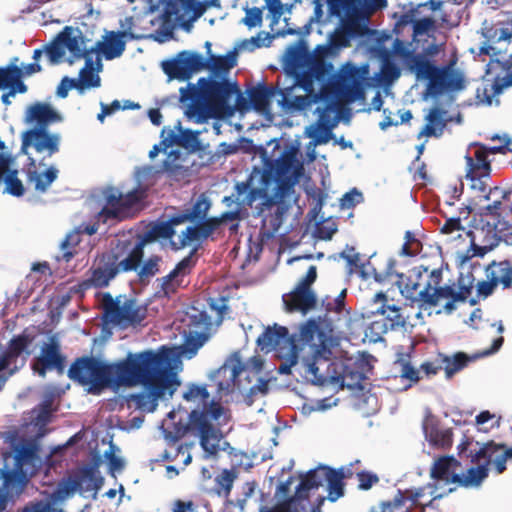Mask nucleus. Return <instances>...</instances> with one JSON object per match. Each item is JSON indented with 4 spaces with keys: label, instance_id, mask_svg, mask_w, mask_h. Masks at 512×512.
Returning a JSON list of instances; mask_svg holds the SVG:
<instances>
[{
    "label": "nucleus",
    "instance_id": "1",
    "mask_svg": "<svg viewBox=\"0 0 512 512\" xmlns=\"http://www.w3.org/2000/svg\"><path fill=\"white\" fill-rule=\"evenodd\" d=\"M257 345L261 350L275 352L281 360L278 372L286 375L291 374L292 367L298 363L299 353L306 352L302 358L304 377L314 385L354 389L364 379L351 360H332L336 339L315 320L302 324L298 335H290L286 327L277 324L267 327L257 338Z\"/></svg>",
    "mask_w": 512,
    "mask_h": 512
},
{
    "label": "nucleus",
    "instance_id": "2",
    "mask_svg": "<svg viewBox=\"0 0 512 512\" xmlns=\"http://www.w3.org/2000/svg\"><path fill=\"white\" fill-rule=\"evenodd\" d=\"M114 388L142 385L143 390L127 397L129 407L154 412L159 400L173 396L181 385L170 369L168 350L129 352L124 359L113 362Z\"/></svg>",
    "mask_w": 512,
    "mask_h": 512
},
{
    "label": "nucleus",
    "instance_id": "3",
    "mask_svg": "<svg viewBox=\"0 0 512 512\" xmlns=\"http://www.w3.org/2000/svg\"><path fill=\"white\" fill-rule=\"evenodd\" d=\"M272 169L276 186L269 195L265 187H252V178L235 184L238 196L245 195L242 203L254 210V216L261 218L259 237L262 241L273 238L282 226L288 210L296 201L295 185L303 173V164L295 152H284L275 161Z\"/></svg>",
    "mask_w": 512,
    "mask_h": 512
},
{
    "label": "nucleus",
    "instance_id": "4",
    "mask_svg": "<svg viewBox=\"0 0 512 512\" xmlns=\"http://www.w3.org/2000/svg\"><path fill=\"white\" fill-rule=\"evenodd\" d=\"M331 65L322 57L308 55L301 70L295 71V85L305 91V95L289 98L288 92L265 83L247 90L251 107L259 113L271 111V101L280 96L278 103L289 111H304L328 96V77Z\"/></svg>",
    "mask_w": 512,
    "mask_h": 512
},
{
    "label": "nucleus",
    "instance_id": "5",
    "mask_svg": "<svg viewBox=\"0 0 512 512\" xmlns=\"http://www.w3.org/2000/svg\"><path fill=\"white\" fill-rule=\"evenodd\" d=\"M186 401H200L204 404L201 410H192L189 414L187 425H177L173 431L164 428V436L167 440L177 441L184 437L188 431L199 437L200 445L208 456L217 455L220 450V441L223 437L220 427L229 420L228 410L218 401H210V393L207 385L195 383L187 384L183 393Z\"/></svg>",
    "mask_w": 512,
    "mask_h": 512
},
{
    "label": "nucleus",
    "instance_id": "6",
    "mask_svg": "<svg viewBox=\"0 0 512 512\" xmlns=\"http://www.w3.org/2000/svg\"><path fill=\"white\" fill-rule=\"evenodd\" d=\"M140 253V248H132L130 242H124L96 256L86 278L79 282V290L106 288L118 275L136 271L141 263Z\"/></svg>",
    "mask_w": 512,
    "mask_h": 512
},
{
    "label": "nucleus",
    "instance_id": "7",
    "mask_svg": "<svg viewBox=\"0 0 512 512\" xmlns=\"http://www.w3.org/2000/svg\"><path fill=\"white\" fill-rule=\"evenodd\" d=\"M140 253V248H132L130 242H124L96 256L86 278L79 282V290L106 288L118 275L136 271L141 263Z\"/></svg>",
    "mask_w": 512,
    "mask_h": 512
},
{
    "label": "nucleus",
    "instance_id": "8",
    "mask_svg": "<svg viewBox=\"0 0 512 512\" xmlns=\"http://www.w3.org/2000/svg\"><path fill=\"white\" fill-rule=\"evenodd\" d=\"M237 91L236 82L202 77L198 80V86L192 85L186 90L181 89V100L192 102L189 115L197 116L199 118L197 122H201L206 118V110L217 115L231 114L233 94Z\"/></svg>",
    "mask_w": 512,
    "mask_h": 512
},
{
    "label": "nucleus",
    "instance_id": "9",
    "mask_svg": "<svg viewBox=\"0 0 512 512\" xmlns=\"http://www.w3.org/2000/svg\"><path fill=\"white\" fill-rule=\"evenodd\" d=\"M236 65V55L230 52L225 56L210 54L205 59L201 54L181 51L173 59L162 62V69L170 79L189 80L193 73L208 69L215 76H224Z\"/></svg>",
    "mask_w": 512,
    "mask_h": 512
},
{
    "label": "nucleus",
    "instance_id": "10",
    "mask_svg": "<svg viewBox=\"0 0 512 512\" xmlns=\"http://www.w3.org/2000/svg\"><path fill=\"white\" fill-rule=\"evenodd\" d=\"M499 141L498 145H485L479 142L471 144L473 148L472 154L465 156L466 175L469 187L476 193L487 197V192H491V160L488 159L490 154H504L512 151V140L508 136L500 137L498 135L492 137V141Z\"/></svg>",
    "mask_w": 512,
    "mask_h": 512
},
{
    "label": "nucleus",
    "instance_id": "11",
    "mask_svg": "<svg viewBox=\"0 0 512 512\" xmlns=\"http://www.w3.org/2000/svg\"><path fill=\"white\" fill-rule=\"evenodd\" d=\"M68 377L88 392L98 395L106 388H114L113 362H104L94 356L76 358L68 369Z\"/></svg>",
    "mask_w": 512,
    "mask_h": 512
},
{
    "label": "nucleus",
    "instance_id": "12",
    "mask_svg": "<svg viewBox=\"0 0 512 512\" xmlns=\"http://www.w3.org/2000/svg\"><path fill=\"white\" fill-rule=\"evenodd\" d=\"M375 309L370 314L378 317L366 328L365 334L371 342L383 340L384 334L389 331L406 329L409 315L405 313V307L390 304L385 293H376L373 297Z\"/></svg>",
    "mask_w": 512,
    "mask_h": 512
},
{
    "label": "nucleus",
    "instance_id": "13",
    "mask_svg": "<svg viewBox=\"0 0 512 512\" xmlns=\"http://www.w3.org/2000/svg\"><path fill=\"white\" fill-rule=\"evenodd\" d=\"M147 196L146 188L137 186L127 193L110 187L104 192L105 205L99 212V218L107 220H124L132 216V209Z\"/></svg>",
    "mask_w": 512,
    "mask_h": 512
},
{
    "label": "nucleus",
    "instance_id": "14",
    "mask_svg": "<svg viewBox=\"0 0 512 512\" xmlns=\"http://www.w3.org/2000/svg\"><path fill=\"white\" fill-rule=\"evenodd\" d=\"M216 2L217 0H168L161 16L163 26L173 28L178 24L189 31L191 23Z\"/></svg>",
    "mask_w": 512,
    "mask_h": 512
},
{
    "label": "nucleus",
    "instance_id": "15",
    "mask_svg": "<svg viewBox=\"0 0 512 512\" xmlns=\"http://www.w3.org/2000/svg\"><path fill=\"white\" fill-rule=\"evenodd\" d=\"M102 306L105 321L121 327L139 325L147 316V307L138 304L135 299H125L121 304L110 293L104 294Z\"/></svg>",
    "mask_w": 512,
    "mask_h": 512
},
{
    "label": "nucleus",
    "instance_id": "16",
    "mask_svg": "<svg viewBox=\"0 0 512 512\" xmlns=\"http://www.w3.org/2000/svg\"><path fill=\"white\" fill-rule=\"evenodd\" d=\"M33 336L21 333L13 336L5 349L0 351V390L5 382L24 366L31 352L29 350Z\"/></svg>",
    "mask_w": 512,
    "mask_h": 512
},
{
    "label": "nucleus",
    "instance_id": "17",
    "mask_svg": "<svg viewBox=\"0 0 512 512\" xmlns=\"http://www.w3.org/2000/svg\"><path fill=\"white\" fill-rule=\"evenodd\" d=\"M392 51L401 60L405 69L417 80H425L430 83L437 65L426 54L416 53L411 49V43L398 38L392 44Z\"/></svg>",
    "mask_w": 512,
    "mask_h": 512
},
{
    "label": "nucleus",
    "instance_id": "18",
    "mask_svg": "<svg viewBox=\"0 0 512 512\" xmlns=\"http://www.w3.org/2000/svg\"><path fill=\"white\" fill-rule=\"evenodd\" d=\"M504 443H496L494 441H488L482 445V447L475 453L472 451L466 455L471 458L472 463H477L481 459L485 458L486 461L482 465L477 467H471L467 470L465 476L455 475L452 480L456 484L462 487H478L488 477L489 465L493 464L492 457L498 452L499 449H504Z\"/></svg>",
    "mask_w": 512,
    "mask_h": 512
},
{
    "label": "nucleus",
    "instance_id": "19",
    "mask_svg": "<svg viewBox=\"0 0 512 512\" xmlns=\"http://www.w3.org/2000/svg\"><path fill=\"white\" fill-rule=\"evenodd\" d=\"M457 58L450 59L443 66L436 67L430 83L427 84L429 92L440 95L443 92H456L466 88V80L462 71L455 68Z\"/></svg>",
    "mask_w": 512,
    "mask_h": 512
},
{
    "label": "nucleus",
    "instance_id": "20",
    "mask_svg": "<svg viewBox=\"0 0 512 512\" xmlns=\"http://www.w3.org/2000/svg\"><path fill=\"white\" fill-rule=\"evenodd\" d=\"M32 370L40 377H45L48 371L55 370L63 374L66 367V356L62 354L58 339L50 337L47 343L41 346L39 355L32 362Z\"/></svg>",
    "mask_w": 512,
    "mask_h": 512
},
{
    "label": "nucleus",
    "instance_id": "21",
    "mask_svg": "<svg viewBox=\"0 0 512 512\" xmlns=\"http://www.w3.org/2000/svg\"><path fill=\"white\" fill-rule=\"evenodd\" d=\"M245 369L238 354L231 356L221 367L213 371L209 378L213 385L217 387V396L221 399L234 392L237 386V378Z\"/></svg>",
    "mask_w": 512,
    "mask_h": 512
},
{
    "label": "nucleus",
    "instance_id": "22",
    "mask_svg": "<svg viewBox=\"0 0 512 512\" xmlns=\"http://www.w3.org/2000/svg\"><path fill=\"white\" fill-rule=\"evenodd\" d=\"M487 279L477 283V293L484 298L490 296L500 285L503 289H512V261H493L486 269Z\"/></svg>",
    "mask_w": 512,
    "mask_h": 512
},
{
    "label": "nucleus",
    "instance_id": "23",
    "mask_svg": "<svg viewBox=\"0 0 512 512\" xmlns=\"http://www.w3.org/2000/svg\"><path fill=\"white\" fill-rule=\"evenodd\" d=\"M61 137L57 133H49L48 130L29 129L22 135L21 151L27 153L28 147L34 148L39 154L47 157L59 152Z\"/></svg>",
    "mask_w": 512,
    "mask_h": 512
},
{
    "label": "nucleus",
    "instance_id": "24",
    "mask_svg": "<svg viewBox=\"0 0 512 512\" xmlns=\"http://www.w3.org/2000/svg\"><path fill=\"white\" fill-rule=\"evenodd\" d=\"M213 326L211 316L206 311H197L190 316L189 333L184 345V351L194 355L208 339Z\"/></svg>",
    "mask_w": 512,
    "mask_h": 512
},
{
    "label": "nucleus",
    "instance_id": "25",
    "mask_svg": "<svg viewBox=\"0 0 512 512\" xmlns=\"http://www.w3.org/2000/svg\"><path fill=\"white\" fill-rule=\"evenodd\" d=\"M58 39L62 42L70 52V58L68 59L69 63L72 64L75 60H80L87 57H92L94 53L97 52V48L86 47V38L83 33L72 26H65L60 33H58Z\"/></svg>",
    "mask_w": 512,
    "mask_h": 512
},
{
    "label": "nucleus",
    "instance_id": "26",
    "mask_svg": "<svg viewBox=\"0 0 512 512\" xmlns=\"http://www.w3.org/2000/svg\"><path fill=\"white\" fill-rule=\"evenodd\" d=\"M315 112L318 114V119L310 127L309 137L314 138L317 144H323L328 141L331 130L337 124L335 103L331 100L325 101L323 106L316 108Z\"/></svg>",
    "mask_w": 512,
    "mask_h": 512
},
{
    "label": "nucleus",
    "instance_id": "27",
    "mask_svg": "<svg viewBox=\"0 0 512 512\" xmlns=\"http://www.w3.org/2000/svg\"><path fill=\"white\" fill-rule=\"evenodd\" d=\"M346 295L347 290L343 289L335 297L327 295L322 299V307L325 310V317L335 328L348 326L350 323V311L346 308L345 304Z\"/></svg>",
    "mask_w": 512,
    "mask_h": 512
},
{
    "label": "nucleus",
    "instance_id": "28",
    "mask_svg": "<svg viewBox=\"0 0 512 512\" xmlns=\"http://www.w3.org/2000/svg\"><path fill=\"white\" fill-rule=\"evenodd\" d=\"M491 189H492L491 192H489V191L487 192V197L489 198V195L491 193H498L501 196L502 200H495V201H493L492 204L487 205L484 208L485 215L486 216L490 215L494 218L492 223L487 222L489 231L497 229V226L500 223V220H499L500 217H502L503 219H507V220H505L506 225L512 224V213L510 212V208L512 207V204L508 205V206L504 205V201L510 202V198L512 196V190L511 189H501L499 187H494V188L491 187ZM477 194L479 197H484L485 199H487L484 195H480L479 193H477Z\"/></svg>",
    "mask_w": 512,
    "mask_h": 512
},
{
    "label": "nucleus",
    "instance_id": "29",
    "mask_svg": "<svg viewBox=\"0 0 512 512\" xmlns=\"http://www.w3.org/2000/svg\"><path fill=\"white\" fill-rule=\"evenodd\" d=\"M25 123L31 124L32 129L48 130V127L62 120L61 115L48 103L35 102L27 107Z\"/></svg>",
    "mask_w": 512,
    "mask_h": 512
},
{
    "label": "nucleus",
    "instance_id": "30",
    "mask_svg": "<svg viewBox=\"0 0 512 512\" xmlns=\"http://www.w3.org/2000/svg\"><path fill=\"white\" fill-rule=\"evenodd\" d=\"M368 74V65L360 67L346 63L339 71V83L349 93L353 99L363 95L362 83Z\"/></svg>",
    "mask_w": 512,
    "mask_h": 512
},
{
    "label": "nucleus",
    "instance_id": "31",
    "mask_svg": "<svg viewBox=\"0 0 512 512\" xmlns=\"http://www.w3.org/2000/svg\"><path fill=\"white\" fill-rule=\"evenodd\" d=\"M42 162L39 163V166ZM59 170L55 166H49L44 171H39L36 160L32 157L28 158L26 177L29 184L34 185V189L38 193H46L51 184L58 178Z\"/></svg>",
    "mask_w": 512,
    "mask_h": 512
},
{
    "label": "nucleus",
    "instance_id": "32",
    "mask_svg": "<svg viewBox=\"0 0 512 512\" xmlns=\"http://www.w3.org/2000/svg\"><path fill=\"white\" fill-rule=\"evenodd\" d=\"M182 224L177 217L173 215L167 221L158 222L148 229L143 237L139 239L132 248H140V260L144 258V247L146 243L155 241L157 239H171L175 234V227Z\"/></svg>",
    "mask_w": 512,
    "mask_h": 512
},
{
    "label": "nucleus",
    "instance_id": "33",
    "mask_svg": "<svg viewBox=\"0 0 512 512\" xmlns=\"http://www.w3.org/2000/svg\"><path fill=\"white\" fill-rule=\"evenodd\" d=\"M134 39L135 36L128 30L110 31L104 37V41H98L94 48L101 52L106 60H112L120 57L126 48L125 38Z\"/></svg>",
    "mask_w": 512,
    "mask_h": 512
},
{
    "label": "nucleus",
    "instance_id": "34",
    "mask_svg": "<svg viewBox=\"0 0 512 512\" xmlns=\"http://www.w3.org/2000/svg\"><path fill=\"white\" fill-rule=\"evenodd\" d=\"M214 230L210 224L209 219L202 221L201 223H196V225L188 226L182 233L179 235L177 241H171V246L175 250H180L190 245L193 242H197L199 246L207 240L212 234Z\"/></svg>",
    "mask_w": 512,
    "mask_h": 512
},
{
    "label": "nucleus",
    "instance_id": "35",
    "mask_svg": "<svg viewBox=\"0 0 512 512\" xmlns=\"http://www.w3.org/2000/svg\"><path fill=\"white\" fill-rule=\"evenodd\" d=\"M283 301L288 311L306 313L315 308L317 297L313 291H306L295 287L293 291L283 296Z\"/></svg>",
    "mask_w": 512,
    "mask_h": 512
},
{
    "label": "nucleus",
    "instance_id": "36",
    "mask_svg": "<svg viewBox=\"0 0 512 512\" xmlns=\"http://www.w3.org/2000/svg\"><path fill=\"white\" fill-rule=\"evenodd\" d=\"M416 273L418 274L419 281L417 283V290L421 293V302L426 304L427 301H433L430 294L436 285H440L442 280V272L439 269L429 271L427 267L417 266Z\"/></svg>",
    "mask_w": 512,
    "mask_h": 512
},
{
    "label": "nucleus",
    "instance_id": "37",
    "mask_svg": "<svg viewBox=\"0 0 512 512\" xmlns=\"http://www.w3.org/2000/svg\"><path fill=\"white\" fill-rule=\"evenodd\" d=\"M210 208L211 201L207 196L201 194L197 197L190 208H187L176 215L182 224L185 222L201 223L208 219L207 215Z\"/></svg>",
    "mask_w": 512,
    "mask_h": 512
},
{
    "label": "nucleus",
    "instance_id": "38",
    "mask_svg": "<svg viewBox=\"0 0 512 512\" xmlns=\"http://www.w3.org/2000/svg\"><path fill=\"white\" fill-rule=\"evenodd\" d=\"M460 466V462L453 456H441L431 468V477L437 481H443L446 484L455 483V475H459L455 470Z\"/></svg>",
    "mask_w": 512,
    "mask_h": 512
},
{
    "label": "nucleus",
    "instance_id": "39",
    "mask_svg": "<svg viewBox=\"0 0 512 512\" xmlns=\"http://www.w3.org/2000/svg\"><path fill=\"white\" fill-rule=\"evenodd\" d=\"M80 483V492H94L96 494L104 484V478L100 475L97 466H85L74 477Z\"/></svg>",
    "mask_w": 512,
    "mask_h": 512
},
{
    "label": "nucleus",
    "instance_id": "40",
    "mask_svg": "<svg viewBox=\"0 0 512 512\" xmlns=\"http://www.w3.org/2000/svg\"><path fill=\"white\" fill-rule=\"evenodd\" d=\"M1 476L3 478V487L6 491V497L20 495L28 483L26 474L19 467L14 470L2 469Z\"/></svg>",
    "mask_w": 512,
    "mask_h": 512
},
{
    "label": "nucleus",
    "instance_id": "41",
    "mask_svg": "<svg viewBox=\"0 0 512 512\" xmlns=\"http://www.w3.org/2000/svg\"><path fill=\"white\" fill-rule=\"evenodd\" d=\"M236 196L237 200H239L240 203L237 205L235 210L226 211L223 212L220 216L208 218L214 232L217 231L222 224H229V231L231 233H237L240 226V221L244 218L240 206L241 204L244 205L242 203V199L244 197L241 198L242 195L238 196L237 193Z\"/></svg>",
    "mask_w": 512,
    "mask_h": 512
},
{
    "label": "nucleus",
    "instance_id": "42",
    "mask_svg": "<svg viewBox=\"0 0 512 512\" xmlns=\"http://www.w3.org/2000/svg\"><path fill=\"white\" fill-rule=\"evenodd\" d=\"M396 285L400 289L402 295L407 299L421 301V293L417 290L419 276L416 273V267L410 269L407 273H397Z\"/></svg>",
    "mask_w": 512,
    "mask_h": 512
},
{
    "label": "nucleus",
    "instance_id": "43",
    "mask_svg": "<svg viewBox=\"0 0 512 512\" xmlns=\"http://www.w3.org/2000/svg\"><path fill=\"white\" fill-rule=\"evenodd\" d=\"M321 470L325 471L328 499L335 502L344 495V474L330 467H321Z\"/></svg>",
    "mask_w": 512,
    "mask_h": 512
},
{
    "label": "nucleus",
    "instance_id": "44",
    "mask_svg": "<svg viewBox=\"0 0 512 512\" xmlns=\"http://www.w3.org/2000/svg\"><path fill=\"white\" fill-rule=\"evenodd\" d=\"M93 57H87L85 66L79 72V79H75L77 91L82 94L87 88H97L101 85V79L94 72Z\"/></svg>",
    "mask_w": 512,
    "mask_h": 512
},
{
    "label": "nucleus",
    "instance_id": "45",
    "mask_svg": "<svg viewBox=\"0 0 512 512\" xmlns=\"http://www.w3.org/2000/svg\"><path fill=\"white\" fill-rule=\"evenodd\" d=\"M446 111L439 107H434L430 110L426 117L427 124L424 126L421 135L439 137L442 135L446 126L445 120Z\"/></svg>",
    "mask_w": 512,
    "mask_h": 512
},
{
    "label": "nucleus",
    "instance_id": "46",
    "mask_svg": "<svg viewBox=\"0 0 512 512\" xmlns=\"http://www.w3.org/2000/svg\"><path fill=\"white\" fill-rule=\"evenodd\" d=\"M237 477L238 473L235 469H223L215 476L213 492L219 497L227 498Z\"/></svg>",
    "mask_w": 512,
    "mask_h": 512
},
{
    "label": "nucleus",
    "instance_id": "47",
    "mask_svg": "<svg viewBox=\"0 0 512 512\" xmlns=\"http://www.w3.org/2000/svg\"><path fill=\"white\" fill-rule=\"evenodd\" d=\"M475 358L476 356L469 357L463 352H457L452 357L441 354L442 369H444L446 377L449 379L464 369Z\"/></svg>",
    "mask_w": 512,
    "mask_h": 512
},
{
    "label": "nucleus",
    "instance_id": "48",
    "mask_svg": "<svg viewBox=\"0 0 512 512\" xmlns=\"http://www.w3.org/2000/svg\"><path fill=\"white\" fill-rule=\"evenodd\" d=\"M324 479L325 471L321 474L317 469L309 470L297 486L296 496L298 498H308V492L321 486Z\"/></svg>",
    "mask_w": 512,
    "mask_h": 512
},
{
    "label": "nucleus",
    "instance_id": "49",
    "mask_svg": "<svg viewBox=\"0 0 512 512\" xmlns=\"http://www.w3.org/2000/svg\"><path fill=\"white\" fill-rule=\"evenodd\" d=\"M398 368L395 378L399 377L404 383L403 389L407 390L420 380V371L416 369L409 361L400 359L395 362Z\"/></svg>",
    "mask_w": 512,
    "mask_h": 512
},
{
    "label": "nucleus",
    "instance_id": "50",
    "mask_svg": "<svg viewBox=\"0 0 512 512\" xmlns=\"http://www.w3.org/2000/svg\"><path fill=\"white\" fill-rule=\"evenodd\" d=\"M198 251V247H194L191 252L184 257L175 268L163 278V288L168 289L171 285L172 281L178 277L179 275H186L190 273L191 269L195 266L196 261L193 259V256Z\"/></svg>",
    "mask_w": 512,
    "mask_h": 512
},
{
    "label": "nucleus",
    "instance_id": "51",
    "mask_svg": "<svg viewBox=\"0 0 512 512\" xmlns=\"http://www.w3.org/2000/svg\"><path fill=\"white\" fill-rule=\"evenodd\" d=\"M412 510L413 507L399 489L392 500L381 502L377 509L373 508L370 512H411Z\"/></svg>",
    "mask_w": 512,
    "mask_h": 512
},
{
    "label": "nucleus",
    "instance_id": "52",
    "mask_svg": "<svg viewBox=\"0 0 512 512\" xmlns=\"http://www.w3.org/2000/svg\"><path fill=\"white\" fill-rule=\"evenodd\" d=\"M18 58L5 66L0 67V90L10 89L18 78H23L22 69L17 66Z\"/></svg>",
    "mask_w": 512,
    "mask_h": 512
},
{
    "label": "nucleus",
    "instance_id": "53",
    "mask_svg": "<svg viewBox=\"0 0 512 512\" xmlns=\"http://www.w3.org/2000/svg\"><path fill=\"white\" fill-rule=\"evenodd\" d=\"M80 483L76 482L75 478H68L61 481L56 489L50 494L49 500L52 504L64 501L75 491H79Z\"/></svg>",
    "mask_w": 512,
    "mask_h": 512
},
{
    "label": "nucleus",
    "instance_id": "54",
    "mask_svg": "<svg viewBox=\"0 0 512 512\" xmlns=\"http://www.w3.org/2000/svg\"><path fill=\"white\" fill-rule=\"evenodd\" d=\"M161 257L158 255H151L146 260H142L139 268L135 271L140 282L149 281L159 272V263Z\"/></svg>",
    "mask_w": 512,
    "mask_h": 512
},
{
    "label": "nucleus",
    "instance_id": "55",
    "mask_svg": "<svg viewBox=\"0 0 512 512\" xmlns=\"http://www.w3.org/2000/svg\"><path fill=\"white\" fill-rule=\"evenodd\" d=\"M81 241L80 232L73 231L66 235L65 239L61 242V256L57 260L69 262L77 253L76 247Z\"/></svg>",
    "mask_w": 512,
    "mask_h": 512
},
{
    "label": "nucleus",
    "instance_id": "56",
    "mask_svg": "<svg viewBox=\"0 0 512 512\" xmlns=\"http://www.w3.org/2000/svg\"><path fill=\"white\" fill-rule=\"evenodd\" d=\"M418 15V7L411 8L400 15L394 27V33L397 36L396 38L401 39L405 30H407L408 33L410 32L411 26L414 25Z\"/></svg>",
    "mask_w": 512,
    "mask_h": 512
},
{
    "label": "nucleus",
    "instance_id": "57",
    "mask_svg": "<svg viewBox=\"0 0 512 512\" xmlns=\"http://www.w3.org/2000/svg\"><path fill=\"white\" fill-rule=\"evenodd\" d=\"M428 440L435 447L448 449L453 444V432L451 429L432 428Z\"/></svg>",
    "mask_w": 512,
    "mask_h": 512
},
{
    "label": "nucleus",
    "instance_id": "58",
    "mask_svg": "<svg viewBox=\"0 0 512 512\" xmlns=\"http://www.w3.org/2000/svg\"><path fill=\"white\" fill-rule=\"evenodd\" d=\"M401 75L400 68L392 61L389 55H386L382 59L381 63V82L385 85H389L397 80Z\"/></svg>",
    "mask_w": 512,
    "mask_h": 512
},
{
    "label": "nucleus",
    "instance_id": "59",
    "mask_svg": "<svg viewBox=\"0 0 512 512\" xmlns=\"http://www.w3.org/2000/svg\"><path fill=\"white\" fill-rule=\"evenodd\" d=\"M435 29V20L431 17H424L421 19H416L413 26H411L410 34L411 41L406 40L408 43H413L417 41V37L428 35L430 31Z\"/></svg>",
    "mask_w": 512,
    "mask_h": 512
},
{
    "label": "nucleus",
    "instance_id": "60",
    "mask_svg": "<svg viewBox=\"0 0 512 512\" xmlns=\"http://www.w3.org/2000/svg\"><path fill=\"white\" fill-rule=\"evenodd\" d=\"M17 170L10 171L4 178L6 184V191L16 197L24 194L25 189L22 181L17 176Z\"/></svg>",
    "mask_w": 512,
    "mask_h": 512
},
{
    "label": "nucleus",
    "instance_id": "61",
    "mask_svg": "<svg viewBox=\"0 0 512 512\" xmlns=\"http://www.w3.org/2000/svg\"><path fill=\"white\" fill-rule=\"evenodd\" d=\"M45 51L50 62L52 64H57L65 55V46L62 42L59 41L57 35L54 41L46 46Z\"/></svg>",
    "mask_w": 512,
    "mask_h": 512
},
{
    "label": "nucleus",
    "instance_id": "62",
    "mask_svg": "<svg viewBox=\"0 0 512 512\" xmlns=\"http://www.w3.org/2000/svg\"><path fill=\"white\" fill-rule=\"evenodd\" d=\"M430 296L434 301H427L426 304L429 306H436L441 298H451L454 301L455 288L449 285L443 287L436 285L434 286Z\"/></svg>",
    "mask_w": 512,
    "mask_h": 512
},
{
    "label": "nucleus",
    "instance_id": "63",
    "mask_svg": "<svg viewBox=\"0 0 512 512\" xmlns=\"http://www.w3.org/2000/svg\"><path fill=\"white\" fill-rule=\"evenodd\" d=\"M352 34L351 27H346L343 30H337L331 35L330 43L336 48L348 47L350 46V38Z\"/></svg>",
    "mask_w": 512,
    "mask_h": 512
},
{
    "label": "nucleus",
    "instance_id": "64",
    "mask_svg": "<svg viewBox=\"0 0 512 512\" xmlns=\"http://www.w3.org/2000/svg\"><path fill=\"white\" fill-rule=\"evenodd\" d=\"M51 501H30L23 508L19 509L17 512H55L52 507Z\"/></svg>",
    "mask_w": 512,
    "mask_h": 512
}]
</instances>
